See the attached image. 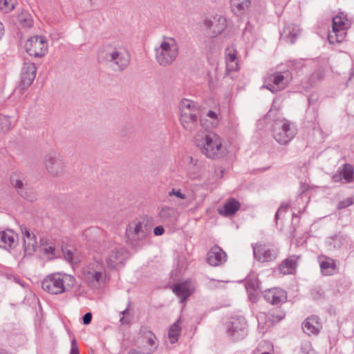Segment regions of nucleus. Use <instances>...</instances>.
<instances>
[{
  "label": "nucleus",
  "instance_id": "1",
  "mask_svg": "<svg viewBox=\"0 0 354 354\" xmlns=\"http://www.w3.org/2000/svg\"><path fill=\"white\" fill-rule=\"evenodd\" d=\"M75 283L73 275L57 272L46 276L41 282V288L50 295H60L73 288Z\"/></svg>",
  "mask_w": 354,
  "mask_h": 354
},
{
  "label": "nucleus",
  "instance_id": "10",
  "mask_svg": "<svg viewBox=\"0 0 354 354\" xmlns=\"http://www.w3.org/2000/svg\"><path fill=\"white\" fill-rule=\"evenodd\" d=\"M25 48L29 55L35 57H42L48 52V39L43 35L32 36L26 41Z\"/></svg>",
  "mask_w": 354,
  "mask_h": 354
},
{
  "label": "nucleus",
  "instance_id": "16",
  "mask_svg": "<svg viewBox=\"0 0 354 354\" xmlns=\"http://www.w3.org/2000/svg\"><path fill=\"white\" fill-rule=\"evenodd\" d=\"M37 69L34 63L25 62L21 69L20 86L26 88L35 79Z\"/></svg>",
  "mask_w": 354,
  "mask_h": 354
},
{
  "label": "nucleus",
  "instance_id": "9",
  "mask_svg": "<svg viewBox=\"0 0 354 354\" xmlns=\"http://www.w3.org/2000/svg\"><path fill=\"white\" fill-rule=\"evenodd\" d=\"M150 232L144 220L135 219L127 226L125 236L131 243H137L145 239Z\"/></svg>",
  "mask_w": 354,
  "mask_h": 354
},
{
  "label": "nucleus",
  "instance_id": "24",
  "mask_svg": "<svg viewBox=\"0 0 354 354\" xmlns=\"http://www.w3.org/2000/svg\"><path fill=\"white\" fill-rule=\"evenodd\" d=\"M334 182H340L344 180V183L354 182V168L351 165L344 164L338 173L333 176Z\"/></svg>",
  "mask_w": 354,
  "mask_h": 354
},
{
  "label": "nucleus",
  "instance_id": "25",
  "mask_svg": "<svg viewBox=\"0 0 354 354\" xmlns=\"http://www.w3.org/2000/svg\"><path fill=\"white\" fill-rule=\"evenodd\" d=\"M18 240V236L13 230H6L0 232V248L9 249L15 247Z\"/></svg>",
  "mask_w": 354,
  "mask_h": 354
},
{
  "label": "nucleus",
  "instance_id": "53",
  "mask_svg": "<svg viewBox=\"0 0 354 354\" xmlns=\"http://www.w3.org/2000/svg\"><path fill=\"white\" fill-rule=\"evenodd\" d=\"M3 34H4V26H3V24L0 21V40L1 39Z\"/></svg>",
  "mask_w": 354,
  "mask_h": 354
},
{
  "label": "nucleus",
  "instance_id": "31",
  "mask_svg": "<svg viewBox=\"0 0 354 354\" xmlns=\"http://www.w3.org/2000/svg\"><path fill=\"white\" fill-rule=\"evenodd\" d=\"M40 245L44 254L48 259H53L56 257V248L55 245L50 242L48 239L43 238L40 240Z\"/></svg>",
  "mask_w": 354,
  "mask_h": 354
},
{
  "label": "nucleus",
  "instance_id": "55",
  "mask_svg": "<svg viewBox=\"0 0 354 354\" xmlns=\"http://www.w3.org/2000/svg\"><path fill=\"white\" fill-rule=\"evenodd\" d=\"M129 354H142L141 353V351H138L136 350H131L129 352Z\"/></svg>",
  "mask_w": 354,
  "mask_h": 354
},
{
  "label": "nucleus",
  "instance_id": "29",
  "mask_svg": "<svg viewBox=\"0 0 354 354\" xmlns=\"http://www.w3.org/2000/svg\"><path fill=\"white\" fill-rule=\"evenodd\" d=\"M297 261L295 257L284 260L279 267V272L282 274H294L296 270Z\"/></svg>",
  "mask_w": 354,
  "mask_h": 354
},
{
  "label": "nucleus",
  "instance_id": "7",
  "mask_svg": "<svg viewBox=\"0 0 354 354\" xmlns=\"http://www.w3.org/2000/svg\"><path fill=\"white\" fill-rule=\"evenodd\" d=\"M104 58L113 63L118 70H123L129 64L130 55L125 47L122 45H108L102 51Z\"/></svg>",
  "mask_w": 354,
  "mask_h": 354
},
{
  "label": "nucleus",
  "instance_id": "47",
  "mask_svg": "<svg viewBox=\"0 0 354 354\" xmlns=\"http://www.w3.org/2000/svg\"><path fill=\"white\" fill-rule=\"evenodd\" d=\"M165 232V229L162 226H157L153 229V233L156 236L162 235Z\"/></svg>",
  "mask_w": 354,
  "mask_h": 354
},
{
  "label": "nucleus",
  "instance_id": "48",
  "mask_svg": "<svg viewBox=\"0 0 354 354\" xmlns=\"http://www.w3.org/2000/svg\"><path fill=\"white\" fill-rule=\"evenodd\" d=\"M92 319V315L91 313H86L83 317V323L86 325L91 323Z\"/></svg>",
  "mask_w": 354,
  "mask_h": 354
},
{
  "label": "nucleus",
  "instance_id": "44",
  "mask_svg": "<svg viewBox=\"0 0 354 354\" xmlns=\"http://www.w3.org/2000/svg\"><path fill=\"white\" fill-rule=\"evenodd\" d=\"M301 354H316V353L312 348L310 343L308 342L302 345Z\"/></svg>",
  "mask_w": 354,
  "mask_h": 354
},
{
  "label": "nucleus",
  "instance_id": "26",
  "mask_svg": "<svg viewBox=\"0 0 354 354\" xmlns=\"http://www.w3.org/2000/svg\"><path fill=\"white\" fill-rule=\"evenodd\" d=\"M194 291V287L189 281L175 284L173 286V292L184 302Z\"/></svg>",
  "mask_w": 354,
  "mask_h": 354
},
{
  "label": "nucleus",
  "instance_id": "35",
  "mask_svg": "<svg viewBox=\"0 0 354 354\" xmlns=\"http://www.w3.org/2000/svg\"><path fill=\"white\" fill-rule=\"evenodd\" d=\"M250 4V0H231L232 10L236 15L242 14Z\"/></svg>",
  "mask_w": 354,
  "mask_h": 354
},
{
  "label": "nucleus",
  "instance_id": "40",
  "mask_svg": "<svg viewBox=\"0 0 354 354\" xmlns=\"http://www.w3.org/2000/svg\"><path fill=\"white\" fill-rule=\"evenodd\" d=\"M285 317V313L279 310H276L274 312L271 317L269 318L271 322V324H273L274 323L278 322L283 319Z\"/></svg>",
  "mask_w": 354,
  "mask_h": 354
},
{
  "label": "nucleus",
  "instance_id": "3",
  "mask_svg": "<svg viewBox=\"0 0 354 354\" xmlns=\"http://www.w3.org/2000/svg\"><path fill=\"white\" fill-rule=\"evenodd\" d=\"M179 54V46L176 39L170 36H162L155 48L156 62L161 66L171 64Z\"/></svg>",
  "mask_w": 354,
  "mask_h": 354
},
{
  "label": "nucleus",
  "instance_id": "23",
  "mask_svg": "<svg viewBox=\"0 0 354 354\" xmlns=\"http://www.w3.org/2000/svg\"><path fill=\"white\" fill-rule=\"evenodd\" d=\"M226 68L228 71H236L239 69L237 51L234 46H229L225 50Z\"/></svg>",
  "mask_w": 354,
  "mask_h": 354
},
{
  "label": "nucleus",
  "instance_id": "49",
  "mask_svg": "<svg viewBox=\"0 0 354 354\" xmlns=\"http://www.w3.org/2000/svg\"><path fill=\"white\" fill-rule=\"evenodd\" d=\"M70 354H79V350L76 344L75 340L72 341L71 349Z\"/></svg>",
  "mask_w": 354,
  "mask_h": 354
},
{
  "label": "nucleus",
  "instance_id": "50",
  "mask_svg": "<svg viewBox=\"0 0 354 354\" xmlns=\"http://www.w3.org/2000/svg\"><path fill=\"white\" fill-rule=\"evenodd\" d=\"M64 258L66 260H67L69 262H73V252L68 250L66 252H64Z\"/></svg>",
  "mask_w": 354,
  "mask_h": 354
},
{
  "label": "nucleus",
  "instance_id": "41",
  "mask_svg": "<svg viewBox=\"0 0 354 354\" xmlns=\"http://www.w3.org/2000/svg\"><path fill=\"white\" fill-rule=\"evenodd\" d=\"M168 196L170 197L176 196V198L181 199V200H184L186 198V195L181 191L180 189H175V188L171 189L169 192Z\"/></svg>",
  "mask_w": 354,
  "mask_h": 354
},
{
  "label": "nucleus",
  "instance_id": "6",
  "mask_svg": "<svg viewBox=\"0 0 354 354\" xmlns=\"http://www.w3.org/2000/svg\"><path fill=\"white\" fill-rule=\"evenodd\" d=\"M97 254L102 261H105L106 266L111 269H117L124 263L125 252L119 245H102L99 248Z\"/></svg>",
  "mask_w": 354,
  "mask_h": 354
},
{
  "label": "nucleus",
  "instance_id": "2",
  "mask_svg": "<svg viewBox=\"0 0 354 354\" xmlns=\"http://www.w3.org/2000/svg\"><path fill=\"white\" fill-rule=\"evenodd\" d=\"M196 145L209 158H218L223 153V140L213 132H199L195 136Z\"/></svg>",
  "mask_w": 354,
  "mask_h": 354
},
{
  "label": "nucleus",
  "instance_id": "45",
  "mask_svg": "<svg viewBox=\"0 0 354 354\" xmlns=\"http://www.w3.org/2000/svg\"><path fill=\"white\" fill-rule=\"evenodd\" d=\"M246 288L248 290L250 289L256 290L259 288V281L254 278L253 281H250V279H248L246 281Z\"/></svg>",
  "mask_w": 354,
  "mask_h": 354
},
{
  "label": "nucleus",
  "instance_id": "34",
  "mask_svg": "<svg viewBox=\"0 0 354 354\" xmlns=\"http://www.w3.org/2000/svg\"><path fill=\"white\" fill-rule=\"evenodd\" d=\"M180 318H178L169 328L168 337L171 344L178 341L181 328L180 326Z\"/></svg>",
  "mask_w": 354,
  "mask_h": 354
},
{
  "label": "nucleus",
  "instance_id": "18",
  "mask_svg": "<svg viewBox=\"0 0 354 354\" xmlns=\"http://www.w3.org/2000/svg\"><path fill=\"white\" fill-rule=\"evenodd\" d=\"M228 331L235 339H239L246 335L247 325L243 318H235L228 326Z\"/></svg>",
  "mask_w": 354,
  "mask_h": 354
},
{
  "label": "nucleus",
  "instance_id": "39",
  "mask_svg": "<svg viewBox=\"0 0 354 354\" xmlns=\"http://www.w3.org/2000/svg\"><path fill=\"white\" fill-rule=\"evenodd\" d=\"M10 183L17 189H21L23 188L24 183L22 182L21 176L17 172L12 173L11 174Z\"/></svg>",
  "mask_w": 354,
  "mask_h": 354
},
{
  "label": "nucleus",
  "instance_id": "12",
  "mask_svg": "<svg viewBox=\"0 0 354 354\" xmlns=\"http://www.w3.org/2000/svg\"><path fill=\"white\" fill-rule=\"evenodd\" d=\"M291 78L289 71L274 73L266 78L264 86L273 93L277 92L285 88Z\"/></svg>",
  "mask_w": 354,
  "mask_h": 354
},
{
  "label": "nucleus",
  "instance_id": "52",
  "mask_svg": "<svg viewBox=\"0 0 354 354\" xmlns=\"http://www.w3.org/2000/svg\"><path fill=\"white\" fill-rule=\"evenodd\" d=\"M289 208V205H281L279 209H278L277 214H276V218H278L279 213L281 211H286Z\"/></svg>",
  "mask_w": 354,
  "mask_h": 354
},
{
  "label": "nucleus",
  "instance_id": "8",
  "mask_svg": "<svg viewBox=\"0 0 354 354\" xmlns=\"http://www.w3.org/2000/svg\"><path fill=\"white\" fill-rule=\"evenodd\" d=\"M351 21L343 12L338 13L333 19L332 31L328 36L330 43H339L344 40L346 30L350 27Z\"/></svg>",
  "mask_w": 354,
  "mask_h": 354
},
{
  "label": "nucleus",
  "instance_id": "22",
  "mask_svg": "<svg viewBox=\"0 0 354 354\" xmlns=\"http://www.w3.org/2000/svg\"><path fill=\"white\" fill-rule=\"evenodd\" d=\"M24 240V249L27 254H32L37 247L35 236L26 227H21Z\"/></svg>",
  "mask_w": 354,
  "mask_h": 354
},
{
  "label": "nucleus",
  "instance_id": "54",
  "mask_svg": "<svg viewBox=\"0 0 354 354\" xmlns=\"http://www.w3.org/2000/svg\"><path fill=\"white\" fill-rule=\"evenodd\" d=\"M266 315L263 313H261L258 316V321L259 324H261V322H262L266 318Z\"/></svg>",
  "mask_w": 354,
  "mask_h": 354
},
{
  "label": "nucleus",
  "instance_id": "38",
  "mask_svg": "<svg viewBox=\"0 0 354 354\" xmlns=\"http://www.w3.org/2000/svg\"><path fill=\"white\" fill-rule=\"evenodd\" d=\"M11 118L7 115H0V131H8L12 127Z\"/></svg>",
  "mask_w": 354,
  "mask_h": 354
},
{
  "label": "nucleus",
  "instance_id": "33",
  "mask_svg": "<svg viewBox=\"0 0 354 354\" xmlns=\"http://www.w3.org/2000/svg\"><path fill=\"white\" fill-rule=\"evenodd\" d=\"M299 33V29L297 26H287L283 30L282 35L286 38L287 41L293 43Z\"/></svg>",
  "mask_w": 354,
  "mask_h": 354
},
{
  "label": "nucleus",
  "instance_id": "5",
  "mask_svg": "<svg viewBox=\"0 0 354 354\" xmlns=\"http://www.w3.org/2000/svg\"><path fill=\"white\" fill-rule=\"evenodd\" d=\"M82 275L86 283L90 286L97 288L104 283L106 273L102 258L96 254L93 259L83 268Z\"/></svg>",
  "mask_w": 354,
  "mask_h": 354
},
{
  "label": "nucleus",
  "instance_id": "32",
  "mask_svg": "<svg viewBox=\"0 0 354 354\" xmlns=\"http://www.w3.org/2000/svg\"><path fill=\"white\" fill-rule=\"evenodd\" d=\"M17 23L22 28H29L33 26L34 21L31 14L22 11L18 15Z\"/></svg>",
  "mask_w": 354,
  "mask_h": 354
},
{
  "label": "nucleus",
  "instance_id": "28",
  "mask_svg": "<svg viewBox=\"0 0 354 354\" xmlns=\"http://www.w3.org/2000/svg\"><path fill=\"white\" fill-rule=\"evenodd\" d=\"M319 262L321 271L324 275H333L337 272V268L333 259L322 256L319 257Z\"/></svg>",
  "mask_w": 354,
  "mask_h": 354
},
{
  "label": "nucleus",
  "instance_id": "4",
  "mask_svg": "<svg viewBox=\"0 0 354 354\" xmlns=\"http://www.w3.org/2000/svg\"><path fill=\"white\" fill-rule=\"evenodd\" d=\"M179 120L183 127L189 131H193L201 116L200 105L192 100L183 98L178 104Z\"/></svg>",
  "mask_w": 354,
  "mask_h": 354
},
{
  "label": "nucleus",
  "instance_id": "13",
  "mask_svg": "<svg viewBox=\"0 0 354 354\" xmlns=\"http://www.w3.org/2000/svg\"><path fill=\"white\" fill-rule=\"evenodd\" d=\"M203 24L207 34L211 37H216L221 34L227 25L226 19L221 15H216L212 18L205 19Z\"/></svg>",
  "mask_w": 354,
  "mask_h": 354
},
{
  "label": "nucleus",
  "instance_id": "37",
  "mask_svg": "<svg viewBox=\"0 0 354 354\" xmlns=\"http://www.w3.org/2000/svg\"><path fill=\"white\" fill-rule=\"evenodd\" d=\"M16 0H0V9L5 13L10 12L15 8Z\"/></svg>",
  "mask_w": 354,
  "mask_h": 354
},
{
  "label": "nucleus",
  "instance_id": "17",
  "mask_svg": "<svg viewBox=\"0 0 354 354\" xmlns=\"http://www.w3.org/2000/svg\"><path fill=\"white\" fill-rule=\"evenodd\" d=\"M301 328L304 333L310 335H317L322 328V323L320 319L312 315L307 317L302 323Z\"/></svg>",
  "mask_w": 354,
  "mask_h": 354
},
{
  "label": "nucleus",
  "instance_id": "56",
  "mask_svg": "<svg viewBox=\"0 0 354 354\" xmlns=\"http://www.w3.org/2000/svg\"><path fill=\"white\" fill-rule=\"evenodd\" d=\"M0 354H9L6 351L0 348Z\"/></svg>",
  "mask_w": 354,
  "mask_h": 354
},
{
  "label": "nucleus",
  "instance_id": "21",
  "mask_svg": "<svg viewBox=\"0 0 354 354\" xmlns=\"http://www.w3.org/2000/svg\"><path fill=\"white\" fill-rule=\"evenodd\" d=\"M140 351L142 354H150L157 348V339L151 331H146L142 337Z\"/></svg>",
  "mask_w": 354,
  "mask_h": 354
},
{
  "label": "nucleus",
  "instance_id": "36",
  "mask_svg": "<svg viewBox=\"0 0 354 354\" xmlns=\"http://www.w3.org/2000/svg\"><path fill=\"white\" fill-rule=\"evenodd\" d=\"M174 214V209L169 207H163L159 212L158 216L162 221H169Z\"/></svg>",
  "mask_w": 354,
  "mask_h": 354
},
{
  "label": "nucleus",
  "instance_id": "42",
  "mask_svg": "<svg viewBox=\"0 0 354 354\" xmlns=\"http://www.w3.org/2000/svg\"><path fill=\"white\" fill-rule=\"evenodd\" d=\"M122 317L120 318V322L123 325L129 324L131 322V315L128 309L122 312Z\"/></svg>",
  "mask_w": 354,
  "mask_h": 354
},
{
  "label": "nucleus",
  "instance_id": "20",
  "mask_svg": "<svg viewBox=\"0 0 354 354\" xmlns=\"http://www.w3.org/2000/svg\"><path fill=\"white\" fill-rule=\"evenodd\" d=\"M264 297L272 304L278 305L287 300V294L281 288H274L265 291Z\"/></svg>",
  "mask_w": 354,
  "mask_h": 354
},
{
  "label": "nucleus",
  "instance_id": "14",
  "mask_svg": "<svg viewBox=\"0 0 354 354\" xmlns=\"http://www.w3.org/2000/svg\"><path fill=\"white\" fill-rule=\"evenodd\" d=\"M44 166L46 170L52 176L62 174L65 169L64 162L56 156L48 154L45 156Z\"/></svg>",
  "mask_w": 354,
  "mask_h": 354
},
{
  "label": "nucleus",
  "instance_id": "27",
  "mask_svg": "<svg viewBox=\"0 0 354 354\" xmlns=\"http://www.w3.org/2000/svg\"><path fill=\"white\" fill-rule=\"evenodd\" d=\"M240 207L241 203L239 201L234 198H231L224 203L223 208L218 209V212L221 215L230 216L234 215L240 209Z\"/></svg>",
  "mask_w": 354,
  "mask_h": 354
},
{
  "label": "nucleus",
  "instance_id": "19",
  "mask_svg": "<svg viewBox=\"0 0 354 354\" xmlns=\"http://www.w3.org/2000/svg\"><path fill=\"white\" fill-rule=\"evenodd\" d=\"M226 261V253L217 245L212 247L207 253V261L210 266H221Z\"/></svg>",
  "mask_w": 354,
  "mask_h": 354
},
{
  "label": "nucleus",
  "instance_id": "51",
  "mask_svg": "<svg viewBox=\"0 0 354 354\" xmlns=\"http://www.w3.org/2000/svg\"><path fill=\"white\" fill-rule=\"evenodd\" d=\"M207 115L212 119L217 120L218 118V114L213 111H209L207 113Z\"/></svg>",
  "mask_w": 354,
  "mask_h": 354
},
{
  "label": "nucleus",
  "instance_id": "15",
  "mask_svg": "<svg viewBox=\"0 0 354 354\" xmlns=\"http://www.w3.org/2000/svg\"><path fill=\"white\" fill-rule=\"evenodd\" d=\"M253 252L254 257L261 262L272 261L277 257V251L274 249L261 243L255 244Z\"/></svg>",
  "mask_w": 354,
  "mask_h": 354
},
{
  "label": "nucleus",
  "instance_id": "11",
  "mask_svg": "<svg viewBox=\"0 0 354 354\" xmlns=\"http://www.w3.org/2000/svg\"><path fill=\"white\" fill-rule=\"evenodd\" d=\"M295 134V128L286 120L277 121L274 124L273 137L281 145L288 144Z\"/></svg>",
  "mask_w": 354,
  "mask_h": 354
},
{
  "label": "nucleus",
  "instance_id": "46",
  "mask_svg": "<svg viewBox=\"0 0 354 354\" xmlns=\"http://www.w3.org/2000/svg\"><path fill=\"white\" fill-rule=\"evenodd\" d=\"M353 203V199L351 198H348L344 201H341L338 205L339 209H343L351 205Z\"/></svg>",
  "mask_w": 354,
  "mask_h": 354
},
{
  "label": "nucleus",
  "instance_id": "30",
  "mask_svg": "<svg viewBox=\"0 0 354 354\" xmlns=\"http://www.w3.org/2000/svg\"><path fill=\"white\" fill-rule=\"evenodd\" d=\"M196 164L197 160L189 154H183L178 159V165L187 172H190Z\"/></svg>",
  "mask_w": 354,
  "mask_h": 354
},
{
  "label": "nucleus",
  "instance_id": "43",
  "mask_svg": "<svg viewBox=\"0 0 354 354\" xmlns=\"http://www.w3.org/2000/svg\"><path fill=\"white\" fill-rule=\"evenodd\" d=\"M273 351V347L272 345H270L269 343L264 342L263 346H259L256 352H261V354H271L270 351Z\"/></svg>",
  "mask_w": 354,
  "mask_h": 354
}]
</instances>
